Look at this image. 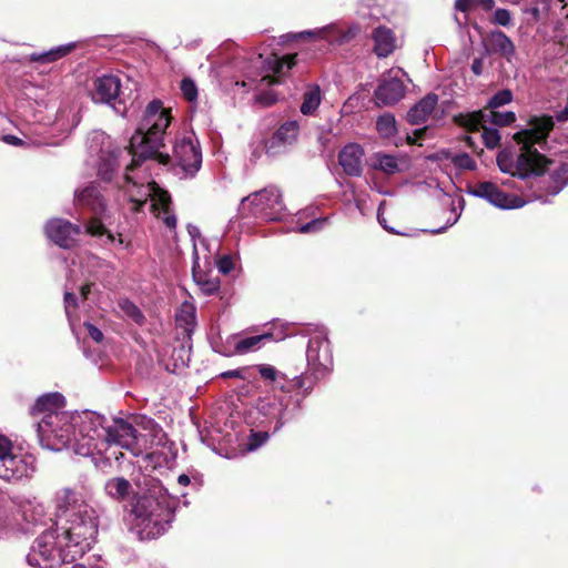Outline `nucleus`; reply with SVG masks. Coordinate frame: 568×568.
<instances>
[{
  "label": "nucleus",
  "instance_id": "nucleus-1",
  "mask_svg": "<svg viewBox=\"0 0 568 568\" xmlns=\"http://www.w3.org/2000/svg\"><path fill=\"white\" fill-rule=\"evenodd\" d=\"M172 120L171 110L163 106L160 100L151 101L143 113L142 120L129 142V154L132 164L126 173L133 174L142 161L154 160L168 165L174 161L176 174L193 178L202 165V153L196 140L192 136L178 138L173 146V158L163 153L164 136Z\"/></svg>",
  "mask_w": 568,
  "mask_h": 568
},
{
  "label": "nucleus",
  "instance_id": "nucleus-2",
  "mask_svg": "<svg viewBox=\"0 0 568 568\" xmlns=\"http://www.w3.org/2000/svg\"><path fill=\"white\" fill-rule=\"evenodd\" d=\"M64 398L59 393L40 396L31 408L33 415H42L38 422V436L41 445L51 450L72 448L80 455V446L85 443L87 430L82 432L79 417L90 412L69 413L62 410Z\"/></svg>",
  "mask_w": 568,
  "mask_h": 568
},
{
  "label": "nucleus",
  "instance_id": "nucleus-3",
  "mask_svg": "<svg viewBox=\"0 0 568 568\" xmlns=\"http://www.w3.org/2000/svg\"><path fill=\"white\" fill-rule=\"evenodd\" d=\"M528 129L520 130L514 134V140L520 145V152L516 160L509 155L500 153L497 156V164L501 172L510 174L513 178L503 182L508 187L516 189L521 195L529 199V185L534 175L536 176V161L541 160V153L535 148L536 144L546 143L550 132L554 130L555 122L551 115H532L529 118Z\"/></svg>",
  "mask_w": 568,
  "mask_h": 568
},
{
  "label": "nucleus",
  "instance_id": "nucleus-4",
  "mask_svg": "<svg viewBox=\"0 0 568 568\" xmlns=\"http://www.w3.org/2000/svg\"><path fill=\"white\" fill-rule=\"evenodd\" d=\"M145 489L134 494L131 525L140 539H154L169 528L174 517L176 500L154 478L145 479Z\"/></svg>",
  "mask_w": 568,
  "mask_h": 568
},
{
  "label": "nucleus",
  "instance_id": "nucleus-5",
  "mask_svg": "<svg viewBox=\"0 0 568 568\" xmlns=\"http://www.w3.org/2000/svg\"><path fill=\"white\" fill-rule=\"evenodd\" d=\"M79 425L85 433V443L81 444L80 456L91 457L97 462V455L100 456L111 445H116L128 450L134 452L136 446V429L124 419H114L109 426H104V417L89 413L79 417Z\"/></svg>",
  "mask_w": 568,
  "mask_h": 568
},
{
  "label": "nucleus",
  "instance_id": "nucleus-6",
  "mask_svg": "<svg viewBox=\"0 0 568 568\" xmlns=\"http://www.w3.org/2000/svg\"><path fill=\"white\" fill-rule=\"evenodd\" d=\"M60 534L67 544V557L81 558L95 541L98 534V517L90 505H80L78 511H73L67 518V526Z\"/></svg>",
  "mask_w": 568,
  "mask_h": 568
},
{
  "label": "nucleus",
  "instance_id": "nucleus-7",
  "mask_svg": "<svg viewBox=\"0 0 568 568\" xmlns=\"http://www.w3.org/2000/svg\"><path fill=\"white\" fill-rule=\"evenodd\" d=\"M129 201L134 204L133 210L139 209L151 200V207L159 219L171 230L176 226V216L171 212V197L154 181L140 182L134 174L125 173L121 185Z\"/></svg>",
  "mask_w": 568,
  "mask_h": 568
},
{
  "label": "nucleus",
  "instance_id": "nucleus-8",
  "mask_svg": "<svg viewBox=\"0 0 568 568\" xmlns=\"http://www.w3.org/2000/svg\"><path fill=\"white\" fill-rule=\"evenodd\" d=\"M305 377L297 376L285 389L281 386V394L264 398L258 404V410L267 417L276 419L275 430L280 429L285 422L291 419L301 408V402L308 394L311 386L306 387L303 393L296 395L291 394V388L302 389L305 385Z\"/></svg>",
  "mask_w": 568,
  "mask_h": 568
},
{
  "label": "nucleus",
  "instance_id": "nucleus-9",
  "mask_svg": "<svg viewBox=\"0 0 568 568\" xmlns=\"http://www.w3.org/2000/svg\"><path fill=\"white\" fill-rule=\"evenodd\" d=\"M67 544L62 540L59 528L42 532L34 541L27 561L37 568H53L62 562L74 561L67 557Z\"/></svg>",
  "mask_w": 568,
  "mask_h": 568
},
{
  "label": "nucleus",
  "instance_id": "nucleus-10",
  "mask_svg": "<svg viewBox=\"0 0 568 568\" xmlns=\"http://www.w3.org/2000/svg\"><path fill=\"white\" fill-rule=\"evenodd\" d=\"M284 211L282 193L273 185L243 197L239 207L242 216L253 215L266 221L281 220Z\"/></svg>",
  "mask_w": 568,
  "mask_h": 568
},
{
  "label": "nucleus",
  "instance_id": "nucleus-11",
  "mask_svg": "<svg viewBox=\"0 0 568 568\" xmlns=\"http://www.w3.org/2000/svg\"><path fill=\"white\" fill-rule=\"evenodd\" d=\"M541 160L536 161V176L525 187L529 189V200L547 201V196L557 195L568 184V163H561L549 176L545 173L554 161L541 154Z\"/></svg>",
  "mask_w": 568,
  "mask_h": 568
},
{
  "label": "nucleus",
  "instance_id": "nucleus-12",
  "mask_svg": "<svg viewBox=\"0 0 568 568\" xmlns=\"http://www.w3.org/2000/svg\"><path fill=\"white\" fill-rule=\"evenodd\" d=\"M74 203L78 206L87 207L95 216L85 224V232L91 236L104 237L105 243H114L116 240L100 221L106 211V204L103 194L95 183H91L74 192Z\"/></svg>",
  "mask_w": 568,
  "mask_h": 568
},
{
  "label": "nucleus",
  "instance_id": "nucleus-13",
  "mask_svg": "<svg viewBox=\"0 0 568 568\" xmlns=\"http://www.w3.org/2000/svg\"><path fill=\"white\" fill-rule=\"evenodd\" d=\"M36 473V458L30 454H16L12 442L0 435V479L20 481Z\"/></svg>",
  "mask_w": 568,
  "mask_h": 568
},
{
  "label": "nucleus",
  "instance_id": "nucleus-14",
  "mask_svg": "<svg viewBox=\"0 0 568 568\" xmlns=\"http://www.w3.org/2000/svg\"><path fill=\"white\" fill-rule=\"evenodd\" d=\"M295 54H288L285 57H278L271 54L266 58L263 54H258L255 64L262 69L258 74L261 78L257 79L253 75H247V81H243L242 85L253 90H262L264 87H268L277 81L273 79L272 74H284L295 65Z\"/></svg>",
  "mask_w": 568,
  "mask_h": 568
},
{
  "label": "nucleus",
  "instance_id": "nucleus-15",
  "mask_svg": "<svg viewBox=\"0 0 568 568\" xmlns=\"http://www.w3.org/2000/svg\"><path fill=\"white\" fill-rule=\"evenodd\" d=\"M87 143L90 152L99 155V175L102 180L110 181L118 168V156L121 151L111 149L110 138L102 131H92Z\"/></svg>",
  "mask_w": 568,
  "mask_h": 568
},
{
  "label": "nucleus",
  "instance_id": "nucleus-16",
  "mask_svg": "<svg viewBox=\"0 0 568 568\" xmlns=\"http://www.w3.org/2000/svg\"><path fill=\"white\" fill-rule=\"evenodd\" d=\"M306 361L308 371L312 372L315 378L323 377L332 368L333 356L329 342L324 332H317L310 338L306 349Z\"/></svg>",
  "mask_w": 568,
  "mask_h": 568
},
{
  "label": "nucleus",
  "instance_id": "nucleus-17",
  "mask_svg": "<svg viewBox=\"0 0 568 568\" xmlns=\"http://www.w3.org/2000/svg\"><path fill=\"white\" fill-rule=\"evenodd\" d=\"M470 193L487 200L493 205L503 210L520 209L530 201L528 197L525 200L524 195L507 194L498 185L489 181L475 184Z\"/></svg>",
  "mask_w": 568,
  "mask_h": 568
},
{
  "label": "nucleus",
  "instance_id": "nucleus-18",
  "mask_svg": "<svg viewBox=\"0 0 568 568\" xmlns=\"http://www.w3.org/2000/svg\"><path fill=\"white\" fill-rule=\"evenodd\" d=\"M358 32L359 26L357 23H352L348 27L343 28L341 22H334L320 29L300 32L295 37L320 38L328 41L331 44L343 45L355 39Z\"/></svg>",
  "mask_w": 568,
  "mask_h": 568
},
{
  "label": "nucleus",
  "instance_id": "nucleus-19",
  "mask_svg": "<svg viewBox=\"0 0 568 568\" xmlns=\"http://www.w3.org/2000/svg\"><path fill=\"white\" fill-rule=\"evenodd\" d=\"M47 236L62 248L72 247L81 233V226L62 219H53L45 225Z\"/></svg>",
  "mask_w": 568,
  "mask_h": 568
},
{
  "label": "nucleus",
  "instance_id": "nucleus-20",
  "mask_svg": "<svg viewBox=\"0 0 568 568\" xmlns=\"http://www.w3.org/2000/svg\"><path fill=\"white\" fill-rule=\"evenodd\" d=\"M120 88L121 82L116 75H101L93 82L92 100L97 103H110L119 95Z\"/></svg>",
  "mask_w": 568,
  "mask_h": 568
},
{
  "label": "nucleus",
  "instance_id": "nucleus-21",
  "mask_svg": "<svg viewBox=\"0 0 568 568\" xmlns=\"http://www.w3.org/2000/svg\"><path fill=\"white\" fill-rule=\"evenodd\" d=\"M363 148L357 143H349L341 150L338 154V162L347 175L359 176L363 171Z\"/></svg>",
  "mask_w": 568,
  "mask_h": 568
},
{
  "label": "nucleus",
  "instance_id": "nucleus-22",
  "mask_svg": "<svg viewBox=\"0 0 568 568\" xmlns=\"http://www.w3.org/2000/svg\"><path fill=\"white\" fill-rule=\"evenodd\" d=\"M484 47L488 54H499L508 61L515 54V44L503 31L495 30L483 39Z\"/></svg>",
  "mask_w": 568,
  "mask_h": 568
},
{
  "label": "nucleus",
  "instance_id": "nucleus-23",
  "mask_svg": "<svg viewBox=\"0 0 568 568\" xmlns=\"http://www.w3.org/2000/svg\"><path fill=\"white\" fill-rule=\"evenodd\" d=\"M437 103H438L437 94H435V93L426 94L407 112V121L410 124H422V123L426 122L428 116L435 110Z\"/></svg>",
  "mask_w": 568,
  "mask_h": 568
},
{
  "label": "nucleus",
  "instance_id": "nucleus-24",
  "mask_svg": "<svg viewBox=\"0 0 568 568\" xmlns=\"http://www.w3.org/2000/svg\"><path fill=\"white\" fill-rule=\"evenodd\" d=\"M270 339H273V334L264 333L247 337L233 336L230 343L232 344L235 354L243 355L260 349L263 342Z\"/></svg>",
  "mask_w": 568,
  "mask_h": 568
},
{
  "label": "nucleus",
  "instance_id": "nucleus-25",
  "mask_svg": "<svg viewBox=\"0 0 568 568\" xmlns=\"http://www.w3.org/2000/svg\"><path fill=\"white\" fill-rule=\"evenodd\" d=\"M454 123L464 128L467 132H478L485 126L486 110L458 113L454 116Z\"/></svg>",
  "mask_w": 568,
  "mask_h": 568
},
{
  "label": "nucleus",
  "instance_id": "nucleus-26",
  "mask_svg": "<svg viewBox=\"0 0 568 568\" xmlns=\"http://www.w3.org/2000/svg\"><path fill=\"white\" fill-rule=\"evenodd\" d=\"M57 507L67 516L73 511H78L80 505H88L81 497L70 488H63L57 493L55 497Z\"/></svg>",
  "mask_w": 568,
  "mask_h": 568
},
{
  "label": "nucleus",
  "instance_id": "nucleus-27",
  "mask_svg": "<svg viewBox=\"0 0 568 568\" xmlns=\"http://www.w3.org/2000/svg\"><path fill=\"white\" fill-rule=\"evenodd\" d=\"M373 52L378 58H387L390 54V29L385 26L375 28L372 32Z\"/></svg>",
  "mask_w": 568,
  "mask_h": 568
},
{
  "label": "nucleus",
  "instance_id": "nucleus-28",
  "mask_svg": "<svg viewBox=\"0 0 568 568\" xmlns=\"http://www.w3.org/2000/svg\"><path fill=\"white\" fill-rule=\"evenodd\" d=\"M131 483L123 477L110 478L104 484L105 494L116 501L126 499L131 493Z\"/></svg>",
  "mask_w": 568,
  "mask_h": 568
},
{
  "label": "nucleus",
  "instance_id": "nucleus-29",
  "mask_svg": "<svg viewBox=\"0 0 568 568\" xmlns=\"http://www.w3.org/2000/svg\"><path fill=\"white\" fill-rule=\"evenodd\" d=\"M75 45L77 44L74 42H70L67 44L58 45L44 52L31 53L29 55V60L31 62L41 64L51 63L69 54L75 48Z\"/></svg>",
  "mask_w": 568,
  "mask_h": 568
},
{
  "label": "nucleus",
  "instance_id": "nucleus-30",
  "mask_svg": "<svg viewBox=\"0 0 568 568\" xmlns=\"http://www.w3.org/2000/svg\"><path fill=\"white\" fill-rule=\"evenodd\" d=\"M300 132V125L296 121H287L282 124L274 133V142H283L286 145H292L296 142Z\"/></svg>",
  "mask_w": 568,
  "mask_h": 568
},
{
  "label": "nucleus",
  "instance_id": "nucleus-31",
  "mask_svg": "<svg viewBox=\"0 0 568 568\" xmlns=\"http://www.w3.org/2000/svg\"><path fill=\"white\" fill-rule=\"evenodd\" d=\"M373 102L377 108L387 106L390 103V79L383 73L374 91Z\"/></svg>",
  "mask_w": 568,
  "mask_h": 568
},
{
  "label": "nucleus",
  "instance_id": "nucleus-32",
  "mask_svg": "<svg viewBox=\"0 0 568 568\" xmlns=\"http://www.w3.org/2000/svg\"><path fill=\"white\" fill-rule=\"evenodd\" d=\"M321 101H322V97H321L320 87H317V85L311 87L304 93L303 102L301 104V112L304 115L313 114L320 106Z\"/></svg>",
  "mask_w": 568,
  "mask_h": 568
},
{
  "label": "nucleus",
  "instance_id": "nucleus-33",
  "mask_svg": "<svg viewBox=\"0 0 568 568\" xmlns=\"http://www.w3.org/2000/svg\"><path fill=\"white\" fill-rule=\"evenodd\" d=\"M403 78H406L407 82H412L408 74L402 68L395 69L393 67V103L403 99L406 93Z\"/></svg>",
  "mask_w": 568,
  "mask_h": 568
},
{
  "label": "nucleus",
  "instance_id": "nucleus-34",
  "mask_svg": "<svg viewBox=\"0 0 568 568\" xmlns=\"http://www.w3.org/2000/svg\"><path fill=\"white\" fill-rule=\"evenodd\" d=\"M495 7V0H456L455 9L457 11L467 13L476 8H483L485 11H490Z\"/></svg>",
  "mask_w": 568,
  "mask_h": 568
},
{
  "label": "nucleus",
  "instance_id": "nucleus-35",
  "mask_svg": "<svg viewBox=\"0 0 568 568\" xmlns=\"http://www.w3.org/2000/svg\"><path fill=\"white\" fill-rule=\"evenodd\" d=\"M516 121V114L511 111L499 112L496 109L486 110V122L498 126H506Z\"/></svg>",
  "mask_w": 568,
  "mask_h": 568
},
{
  "label": "nucleus",
  "instance_id": "nucleus-36",
  "mask_svg": "<svg viewBox=\"0 0 568 568\" xmlns=\"http://www.w3.org/2000/svg\"><path fill=\"white\" fill-rule=\"evenodd\" d=\"M369 166L375 171L374 179H376L377 174L388 176L390 174V155L375 153L371 158Z\"/></svg>",
  "mask_w": 568,
  "mask_h": 568
},
{
  "label": "nucleus",
  "instance_id": "nucleus-37",
  "mask_svg": "<svg viewBox=\"0 0 568 568\" xmlns=\"http://www.w3.org/2000/svg\"><path fill=\"white\" fill-rule=\"evenodd\" d=\"M193 277L205 295L215 294L220 290V280L216 277H207L205 274H197L195 272H193Z\"/></svg>",
  "mask_w": 568,
  "mask_h": 568
},
{
  "label": "nucleus",
  "instance_id": "nucleus-38",
  "mask_svg": "<svg viewBox=\"0 0 568 568\" xmlns=\"http://www.w3.org/2000/svg\"><path fill=\"white\" fill-rule=\"evenodd\" d=\"M118 306L124 315L134 321L136 324L143 323L144 315L142 314L140 308L130 300L121 298L118 302Z\"/></svg>",
  "mask_w": 568,
  "mask_h": 568
},
{
  "label": "nucleus",
  "instance_id": "nucleus-39",
  "mask_svg": "<svg viewBox=\"0 0 568 568\" xmlns=\"http://www.w3.org/2000/svg\"><path fill=\"white\" fill-rule=\"evenodd\" d=\"M513 101V92L509 89H503L495 93L488 101L484 110H491L500 108Z\"/></svg>",
  "mask_w": 568,
  "mask_h": 568
},
{
  "label": "nucleus",
  "instance_id": "nucleus-40",
  "mask_svg": "<svg viewBox=\"0 0 568 568\" xmlns=\"http://www.w3.org/2000/svg\"><path fill=\"white\" fill-rule=\"evenodd\" d=\"M481 138L488 149H495L500 144V134L497 129L484 126Z\"/></svg>",
  "mask_w": 568,
  "mask_h": 568
},
{
  "label": "nucleus",
  "instance_id": "nucleus-41",
  "mask_svg": "<svg viewBox=\"0 0 568 568\" xmlns=\"http://www.w3.org/2000/svg\"><path fill=\"white\" fill-rule=\"evenodd\" d=\"M182 95L189 101L194 102L197 99V87L190 78H184L180 85Z\"/></svg>",
  "mask_w": 568,
  "mask_h": 568
},
{
  "label": "nucleus",
  "instance_id": "nucleus-42",
  "mask_svg": "<svg viewBox=\"0 0 568 568\" xmlns=\"http://www.w3.org/2000/svg\"><path fill=\"white\" fill-rule=\"evenodd\" d=\"M376 130L381 138H390V114L385 113L381 115L376 121Z\"/></svg>",
  "mask_w": 568,
  "mask_h": 568
},
{
  "label": "nucleus",
  "instance_id": "nucleus-43",
  "mask_svg": "<svg viewBox=\"0 0 568 568\" xmlns=\"http://www.w3.org/2000/svg\"><path fill=\"white\" fill-rule=\"evenodd\" d=\"M453 164L459 169L464 170H475L476 169V162L467 154L462 153L457 154L452 160Z\"/></svg>",
  "mask_w": 568,
  "mask_h": 568
},
{
  "label": "nucleus",
  "instance_id": "nucleus-44",
  "mask_svg": "<svg viewBox=\"0 0 568 568\" xmlns=\"http://www.w3.org/2000/svg\"><path fill=\"white\" fill-rule=\"evenodd\" d=\"M43 507L41 505H32L29 504V508L23 510V516L29 523H38L40 518L43 516Z\"/></svg>",
  "mask_w": 568,
  "mask_h": 568
},
{
  "label": "nucleus",
  "instance_id": "nucleus-45",
  "mask_svg": "<svg viewBox=\"0 0 568 568\" xmlns=\"http://www.w3.org/2000/svg\"><path fill=\"white\" fill-rule=\"evenodd\" d=\"M274 142V134L265 142V150L266 153L271 156L278 155L283 152H285L288 148V145L284 144L283 142Z\"/></svg>",
  "mask_w": 568,
  "mask_h": 568
},
{
  "label": "nucleus",
  "instance_id": "nucleus-46",
  "mask_svg": "<svg viewBox=\"0 0 568 568\" xmlns=\"http://www.w3.org/2000/svg\"><path fill=\"white\" fill-rule=\"evenodd\" d=\"M257 368H258L261 376L264 379L275 382L277 379V377L281 375V373L274 366L268 365V364H261L257 366Z\"/></svg>",
  "mask_w": 568,
  "mask_h": 568
},
{
  "label": "nucleus",
  "instance_id": "nucleus-47",
  "mask_svg": "<svg viewBox=\"0 0 568 568\" xmlns=\"http://www.w3.org/2000/svg\"><path fill=\"white\" fill-rule=\"evenodd\" d=\"M493 21L496 24L507 27L510 23V12L507 9H497Z\"/></svg>",
  "mask_w": 568,
  "mask_h": 568
},
{
  "label": "nucleus",
  "instance_id": "nucleus-48",
  "mask_svg": "<svg viewBox=\"0 0 568 568\" xmlns=\"http://www.w3.org/2000/svg\"><path fill=\"white\" fill-rule=\"evenodd\" d=\"M326 220H320V219H315L308 223H305L303 225H301L298 227V232L300 233H311V232H316L318 230H321L323 227V225L325 224Z\"/></svg>",
  "mask_w": 568,
  "mask_h": 568
},
{
  "label": "nucleus",
  "instance_id": "nucleus-49",
  "mask_svg": "<svg viewBox=\"0 0 568 568\" xmlns=\"http://www.w3.org/2000/svg\"><path fill=\"white\" fill-rule=\"evenodd\" d=\"M77 297L73 293L69 292V291H65L64 293V308H65V314L69 318V321H71V308H75L77 307Z\"/></svg>",
  "mask_w": 568,
  "mask_h": 568
},
{
  "label": "nucleus",
  "instance_id": "nucleus-50",
  "mask_svg": "<svg viewBox=\"0 0 568 568\" xmlns=\"http://www.w3.org/2000/svg\"><path fill=\"white\" fill-rule=\"evenodd\" d=\"M267 438H268V434L267 433L253 434L252 437H251V440L248 443V449L250 450L256 449L263 443H265L267 440Z\"/></svg>",
  "mask_w": 568,
  "mask_h": 568
},
{
  "label": "nucleus",
  "instance_id": "nucleus-51",
  "mask_svg": "<svg viewBox=\"0 0 568 568\" xmlns=\"http://www.w3.org/2000/svg\"><path fill=\"white\" fill-rule=\"evenodd\" d=\"M217 268L223 274H229L233 270V261L230 256L224 255L217 261Z\"/></svg>",
  "mask_w": 568,
  "mask_h": 568
},
{
  "label": "nucleus",
  "instance_id": "nucleus-52",
  "mask_svg": "<svg viewBox=\"0 0 568 568\" xmlns=\"http://www.w3.org/2000/svg\"><path fill=\"white\" fill-rule=\"evenodd\" d=\"M385 211H386V202H381L377 211V220L378 223L382 225L383 229H385L387 232H390V226L388 225V221L385 217Z\"/></svg>",
  "mask_w": 568,
  "mask_h": 568
},
{
  "label": "nucleus",
  "instance_id": "nucleus-53",
  "mask_svg": "<svg viewBox=\"0 0 568 568\" xmlns=\"http://www.w3.org/2000/svg\"><path fill=\"white\" fill-rule=\"evenodd\" d=\"M84 326L87 327L89 336L97 343H101L103 341V333L98 328L97 326L92 325L91 323H85Z\"/></svg>",
  "mask_w": 568,
  "mask_h": 568
},
{
  "label": "nucleus",
  "instance_id": "nucleus-54",
  "mask_svg": "<svg viewBox=\"0 0 568 568\" xmlns=\"http://www.w3.org/2000/svg\"><path fill=\"white\" fill-rule=\"evenodd\" d=\"M428 128L427 126H424L422 129H417L414 131V138L409 134L406 135V142L407 144H416V141L417 140H422L425 138L426 135V132H427Z\"/></svg>",
  "mask_w": 568,
  "mask_h": 568
},
{
  "label": "nucleus",
  "instance_id": "nucleus-55",
  "mask_svg": "<svg viewBox=\"0 0 568 568\" xmlns=\"http://www.w3.org/2000/svg\"><path fill=\"white\" fill-rule=\"evenodd\" d=\"M256 100L264 105H271L276 101V97L273 93H261L256 97Z\"/></svg>",
  "mask_w": 568,
  "mask_h": 568
},
{
  "label": "nucleus",
  "instance_id": "nucleus-56",
  "mask_svg": "<svg viewBox=\"0 0 568 568\" xmlns=\"http://www.w3.org/2000/svg\"><path fill=\"white\" fill-rule=\"evenodd\" d=\"M483 69H484V61L481 58H476L474 59L473 63H471V71L474 72L475 75H481L483 73Z\"/></svg>",
  "mask_w": 568,
  "mask_h": 568
},
{
  "label": "nucleus",
  "instance_id": "nucleus-57",
  "mask_svg": "<svg viewBox=\"0 0 568 568\" xmlns=\"http://www.w3.org/2000/svg\"><path fill=\"white\" fill-rule=\"evenodd\" d=\"M3 141L12 145H20L23 143L21 139L11 134L4 135Z\"/></svg>",
  "mask_w": 568,
  "mask_h": 568
},
{
  "label": "nucleus",
  "instance_id": "nucleus-58",
  "mask_svg": "<svg viewBox=\"0 0 568 568\" xmlns=\"http://www.w3.org/2000/svg\"><path fill=\"white\" fill-rule=\"evenodd\" d=\"M556 119L559 122H566L568 120V101L566 106L556 114Z\"/></svg>",
  "mask_w": 568,
  "mask_h": 568
},
{
  "label": "nucleus",
  "instance_id": "nucleus-59",
  "mask_svg": "<svg viewBox=\"0 0 568 568\" xmlns=\"http://www.w3.org/2000/svg\"><path fill=\"white\" fill-rule=\"evenodd\" d=\"M222 376L227 377V378L242 377V371H240V369L227 371V372L222 373Z\"/></svg>",
  "mask_w": 568,
  "mask_h": 568
},
{
  "label": "nucleus",
  "instance_id": "nucleus-60",
  "mask_svg": "<svg viewBox=\"0 0 568 568\" xmlns=\"http://www.w3.org/2000/svg\"><path fill=\"white\" fill-rule=\"evenodd\" d=\"M464 141H465L466 145H467L469 149H471V150H473V152H476V151H477V145H476V143H475V141H474V139H473L471 136L466 135V136L464 138Z\"/></svg>",
  "mask_w": 568,
  "mask_h": 568
},
{
  "label": "nucleus",
  "instance_id": "nucleus-61",
  "mask_svg": "<svg viewBox=\"0 0 568 568\" xmlns=\"http://www.w3.org/2000/svg\"><path fill=\"white\" fill-rule=\"evenodd\" d=\"M178 483L182 486H187L190 484V477L185 474H181L178 477Z\"/></svg>",
  "mask_w": 568,
  "mask_h": 568
},
{
  "label": "nucleus",
  "instance_id": "nucleus-62",
  "mask_svg": "<svg viewBox=\"0 0 568 568\" xmlns=\"http://www.w3.org/2000/svg\"><path fill=\"white\" fill-rule=\"evenodd\" d=\"M89 292H90V285L87 284L81 287V296L83 300H85L88 297Z\"/></svg>",
  "mask_w": 568,
  "mask_h": 568
},
{
  "label": "nucleus",
  "instance_id": "nucleus-63",
  "mask_svg": "<svg viewBox=\"0 0 568 568\" xmlns=\"http://www.w3.org/2000/svg\"><path fill=\"white\" fill-rule=\"evenodd\" d=\"M392 168H393V172H394L395 170H397V164H396V162H395L394 160H393Z\"/></svg>",
  "mask_w": 568,
  "mask_h": 568
},
{
  "label": "nucleus",
  "instance_id": "nucleus-64",
  "mask_svg": "<svg viewBox=\"0 0 568 568\" xmlns=\"http://www.w3.org/2000/svg\"><path fill=\"white\" fill-rule=\"evenodd\" d=\"M73 568H85V567L81 566V565H77V566H73Z\"/></svg>",
  "mask_w": 568,
  "mask_h": 568
}]
</instances>
